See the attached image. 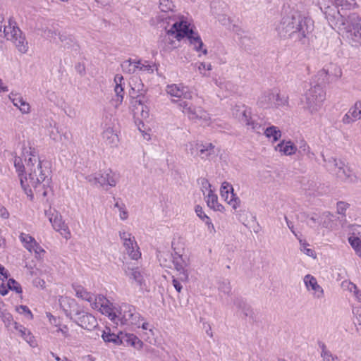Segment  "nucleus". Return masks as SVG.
Listing matches in <instances>:
<instances>
[{"label": "nucleus", "instance_id": "nucleus-1", "mask_svg": "<svg viewBox=\"0 0 361 361\" xmlns=\"http://www.w3.org/2000/svg\"><path fill=\"white\" fill-rule=\"evenodd\" d=\"M23 154L25 166L20 157H16L14 159V166L20 177L22 188L26 192L31 191V188L40 192L42 188L44 189L43 196H47L46 188L49 187L51 182L49 163L39 160L35 150L31 147L25 148Z\"/></svg>", "mask_w": 361, "mask_h": 361}, {"label": "nucleus", "instance_id": "nucleus-2", "mask_svg": "<svg viewBox=\"0 0 361 361\" xmlns=\"http://www.w3.org/2000/svg\"><path fill=\"white\" fill-rule=\"evenodd\" d=\"M171 21L172 23L171 27L167 30L161 41L164 49L170 51L176 48L178 42L186 37L195 50L202 51L204 55L207 54V49H202L203 42L198 32L195 30L193 25L186 21L183 17H169V23Z\"/></svg>", "mask_w": 361, "mask_h": 361}, {"label": "nucleus", "instance_id": "nucleus-3", "mask_svg": "<svg viewBox=\"0 0 361 361\" xmlns=\"http://www.w3.org/2000/svg\"><path fill=\"white\" fill-rule=\"evenodd\" d=\"M314 21L309 17L303 16L298 12L283 16L276 30L283 36L305 43L314 30Z\"/></svg>", "mask_w": 361, "mask_h": 361}, {"label": "nucleus", "instance_id": "nucleus-4", "mask_svg": "<svg viewBox=\"0 0 361 361\" xmlns=\"http://www.w3.org/2000/svg\"><path fill=\"white\" fill-rule=\"evenodd\" d=\"M109 314H104L114 323L121 322L123 325L140 327V323L144 321V317L141 315L137 308L128 303H122L118 307L113 305L109 302Z\"/></svg>", "mask_w": 361, "mask_h": 361}, {"label": "nucleus", "instance_id": "nucleus-5", "mask_svg": "<svg viewBox=\"0 0 361 361\" xmlns=\"http://www.w3.org/2000/svg\"><path fill=\"white\" fill-rule=\"evenodd\" d=\"M73 288L75 292V295L78 298L86 300L90 302V306L94 310H97L102 314L109 313L110 311L108 300L104 295H94L93 293L87 291L83 286L78 284H73Z\"/></svg>", "mask_w": 361, "mask_h": 361}, {"label": "nucleus", "instance_id": "nucleus-6", "mask_svg": "<svg viewBox=\"0 0 361 361\" xmlns=\"http://www.w3.org/2000/svg\"><path fill=\"white\" fill-rule=\"evenodd\" d=\"M3 31L4 37L8 40L12 41L18 51L25 54L28 51V43L21 30L16 26L15 21L10 19L8 25H4Z\"/></svg>", "mask_w": 361, "mask_h": 361}, {"label": "nucleus", "instance_id": "nucleus-7", "mask_svg": "<svg viewBox=\"0 0 361 361\" xmlns=\"http://www.w3.org/2000/svg\"><path fill=\"white\" fill-rule=\"evenodd\" d=\"M323 1H324V0H322V1H318L317 4L325 16L330 26L338 30L341 28H345V23L348 20V17H344L336 6H326Z\"/></svg>", "mask_w": 361, "mask_h": 361}, {"label": "nucleus", "instance_id": "nucleus-8", "mask_svg": "<svg viewBox=\"0 0 361 361\" xmlns=\"http://www.w3.org/2000/svg\"><path fill=\"white\" fill-rule=\"evenodd\" d=\"M232 115L240 123L253 132L259 133L261 130H264L260 124L252 119L250 109L245 105L235 106L232 109Z\"/></svg>", "mask_w": 361, "mask_h": 361}, {"label": "nucleus", "instance_id": "nucleus-9", "mask_svg": "<svg viewBox=\"0 0 361 361\" xmlns=\"http://www.w3.org/2000/svg\"><path fill=\"white\" fill-rule=\"evenodd\" d=\"M178 109L191 121L207 124L210 119L209 114L200 106H196L188 101H180Z\"/></svg>", "mask_w": 361, "mask_h": 361}, {"label": "nucleus", "instance_id": "nucleus-10", "mask_svg": "<svg viewBox=\"0 0 361 361\" xmlns=\"http://www.w3.org/2000/svg\"><path fill=\"white\" fill-rule=\"evenodd\" d=\"M305 107L311 112L317 111L326 99V92L320 85H314L309 89L305 95Z\"/></svg>", "mask_w": 361, "mask_h": 361}, {"label": "nucleus", "instance_id": "nucleus-11", "mask_svg": "<svg viewBox=\"0 0 361 361\" xmlns=\"http://www.w3.org/2000/svg\"><path fill=\"white\" fill-rule=\"evenodd\" d=\"M345 26V28H341L339 31L345 32L347 37L355 45L361 44V18L355 13L349 15Z\"/></svg>", "mask_w": 361, "mask_h": 361}, {"label": "nucleus", "instance_id": "nucleus-12", "mask_svg": "<svg viewBox=\"0 0 361 361\" xmlns=\"http://www.w3.org/2000/svg\"><path fill=\"white\" fill-rule=\"evenodd\" d=\"M86 179L93 185L99 184L100 186L115 187L119 179V175L111 169H106L94 176H89Z\"/></svg>", "mask_w": 361, "mask_h": 361}, {"label": "nucleus", "instance_id": "nucleus-13", "mask_svg": "<svg viewBox=\"0 0 361 361\" xmlns=\"http://www.w3.org/2000/svg\"><path fill=\"white\" fill-rule=\"evenodd\" d=\"M121 68L124 73L129 74L134 73L137 71L149 73L154 71L152 63L142 60H126L121 63Z\"/></svg>", "mask_w": 361, "mask_h": 361}, {"label": "nucleus", "instance_id": "nucleus-14", "mask_svg": "<svg viewBox=\"0 0 361 361\" xmlns=\"http://www.w3.org/2000/svg\"><path fill=\"white\" fill-rule=\"evenodd\" d=\"M45 214L55 231L59 232L66 238L71 237V232L68 226L63 221L61 215L57 211L49 209L45 212Z\"/></svg>", "mask_w": 361, "mask_h": 361}, {"label": "nucleus", "instance_id": "nucleus-15", "mask_svg": "<svg viewBox=\"0 0 361 361\" xmlns=\"http://www.w3.org/2000/svg\"><path fill=\"white\" fill-rule=\"evenodd\" d=\"M166 91L169 95L174 98L171 101L178 104L180 101H183L182 98L184 99H192V92L183 84L168 85Z\"/></svg>", "mask_w": 361, "mask_h": 361}, {"label": "nucleus", "instance_id": "nucleus-16", "mask_svg": "<svg viewBox=\"0 0 361 361\" xmlns=\"http://www.w3.org/2000/svg\"><path fill=\"white\" fill-rule=\"evenodd\" d=\"M119 235L123 241V245L128 254L133 259H137L141 256V252L139 251V247L135 241V237L131 233L125 231H121Z\"/></svg>", "mask_w": 361, "mask_h": 361}, {"label": "nucleus", "instance_id": "nucleus-17", "mask_svg": "<svg viewBox=\"0 0 361 361\" xmlns=\"http://www.w3.org/2000/svg\"><path fill=\"white\" fill-rule=\"evenodd\" d=\"M189 153L193 156H198L202 159H209L214 154V146L212 143L192 142L189 143Z\"/></svg>", "mask_w": 361, "mask_h": 361}, {"label": "nucleus", "instance_id": "nucleus-18", "mask_svg": "<svg viewBox=\"0 0 361 361\" xmlns=\"http://www.w3.org/2000/svg\"><path fill=\"white\" fill-rule=\"evenodd\" d=\"M75 322L82 328L91 331L97 326V319L88 312H86L80 309V313L75 314Z\"/></svg>", "mask_w": 361, "mask_h": 361}, {"label": "nucleus", "instance_id": "nucleus-19", "mask_svg": "<svg viewBox=\"0 0 361 361\" xmlns=\"http://www.w3.org/2000/svg\"><path fill=\"white\" fill-rule=\"evenodd\" d=\"M59 301L66 316L71 319H73L75 314L80 313V308L75 299L62 296L59 298Z\"/></svg>", "mask_w": 361, "mask_h": 361}, {"label": "nucleus", "instance_id": "nucleus-20", "mask_svg": "<svg viewBox=\"0 0 361 361\" xmlns=\"http://www.w3.org/2000/svg\"><path fill=\"white\" fill-rule=\"evenodd\" d=\"M303 190L305 194L311 197L322 196L326 193V188L319 182L310 180L303 184Z\"/></svg>", "mask_w": 361, "mask_h": 361}, {"label": "nucleus", "instance_id": "nucleus-21", "mask_svg": "<svg viewBox=\"0 0 361 361\" xmlns=\"http://www.w3.org/2000/svg\"><path fill=\"white\" fill-rule=\"evenodd\" d=\"M303 281L308 291H310L314 298H322L324 295L323 288L318 284L316 278L310 274L304 276Z\"/></svg>", "mask_w": 361, "mask_h": 361}, {"label": "nucleus", "instance_id": "nucleus-22", "mask_svg": "<svg viewBox=\"0 0 361 361\" xmlns=\"http://www.w3.org/2000/svg\"><path fill=\"white\" fill-rule=\"evenodd\" d=\"M320 75H325L326 80L328 83H332L337 81L342 76L341 68L335 64H330L326 68L320 71Z\"/></svg>", "mask_w": 361, "mask_h": 361}, {"label": "nucleus", "instance_id": "nucleus-23", "mask_svg": "<svg viewBox=\"0 0 361 361\" xmlns=\"http://www.w3.org/2000/svg\"><path fill=\"white\" fill-rule=\"evenodd\" d=\"M173 263L175 267V269L181 275L180 280L187 281L188 279V274L186 269V267H188L186 258L183 257L180 255L176 253L173 256Z\"/></svg>", "mask_w": 361, "mask_h": 361}, {"label": "nucleus", "instance_id": "nucleus-24", "mask_svg": "<svg viewBox=\"0 0 361 361\" xmlns=\"http://www.w3.org/2000/svg\"><path fill=\"white\" fill-rule=\"evenodd\" d=\"M123 78L121 75H116L114 78L116 83L114 87V92L116 97L112 99L113 104L117 108L123 102L124 97V87L123 83Z\"/></svg>", "mask_w": 361, "mask_h": 361}, {"label": "nucleus", "instance_id": "nucleus-25", "mask_svg": "<svg viewBox=\"0 0 361 361\" xmlns=\"http://www.w3.org/2000/svg\"><path fill=\"white\" fill-rule=\"evenodd\" d=\"M8 97L22 114H27L30 112V105L19 94L11 92Z\"/></svg>", "mask_w": 361, "mask_h": 361}, {"label": "nucleus", "instance_id": "nucleus-26", "mask_svg": "<svg viewBox=\"0 0 361 361\" xmlns=\"http://www.w3.org/2000/svg\"><path fill=\"white\" fill-rule=\"evenodd\" d=\"M124 271L126 274L133 279L140 287L145 286V278L148 276V274L144 269L127 268Z\"/></svg>", "mask_w": 361, "mask_h": 361}, {"label": "nucleus", "instance_id": "nucleus-27", "mask_svg": "<svg viewBox=\"0 0 361 361\" xmlns=\"http://www.w3.org/2000/svg\"><path fill=\"white\" fill-rule=\"evenodd\" d=\"M332 216L333 215L329 212H325L322 214H313L309 217L307 224L312 226L313 224H317L323 227H328Z\"/></svg>", "mask_w": 361, "mask_h": 361}, {"label": "nucleus", "instance_id": "nucleus-28", "mask_svg": "<svg viewBox=\"0 0 361 361\" xmlns=\"http://www.w3.org/2000/svg\"><path fill=\"white\" fill-rule=\"evenodd\" d=\"M275 149L284 155L290 156L296 152L297 147L290 140H283L275 147Z\"/></svg>", "mask_w": 361, "mask_h": 361}, {"label": "nucleus", "instance_id": "nucleus-29", "mask_svg": "<svg viewBox=\"0 0 361 361\" xmlns=\"http://www.w3.org/2000/svg\"><path fill=\"white\" fill-rule=\"evenodd\" d=\"M336 176L342 181L345 182H354L357 179L354 173L344 163H343L342 167L339 168Z\"/></svg>", "mask_w": 361, "mask_h": 361}, {"label": "nucleus", "instance_id": "nucleus-30", "mask_svg": "<svg viewBox=\"0 0 361 361\" xmlns=\"http://www.w3.org/2000/svg\"><path fill=\"white\" fill-rule=\"evenodd\" d=\"M13 328L18 331L20 336L31 346L35 345V340L31 332L25 326L18 323H13Z\"/></svg>", "mask_w": 361, "mask_h": 361}, {"label": "nucleus", "instance_id": "nucleus-31", "mask_svg": "<svg viewBox=\"0 0 361 361\" xmlns=\"http://www.w3.org/2000/svg\"><path fill=\"white\" fill-rule=\"evenodd\" d=\"M102 137L105 143L111 147H116L119 142L117 134L111 128H107L104 130Z\"/></svg>", "mask_w": 361, "mask_h": 361}, {"label": "nucleus", "instance_id": "nucleus-32", "mask_svg": "<svg viewBox=\"0 0 361 361\" xmlns=\"http://www.w3.org/2000/svg\"><path fill=\"white\" fill-rule=\"evenodd\" d=\"M234 305L240 314H243L245 317H252L253 310L250 305H248L243 299L237 298L234 301Z\"/></svg>", "mask_w": 361, "mask_h": 361}, {"label": "nucleus", "instance_id": "nucleus-33", "mask_svg": "<svg viewBox=\"0 0 361 361\" xmlns=\"http://www.w3.org/2000/svg\"><path fill=\"white\" fill-rule=\"evenodd\" d=\"M361 118V113L355 109V104L350 108L348 111L343 117L342 121L345 124H349Z\"/></svg>", "mask_w": 361, "mask_h": 361}, {"label": "nucleus", "instance_id": "nucleus-34", "mask_svg": "<svg viewBox=\"0 0 361 361\" xmlns=\"http://www.w3.org/2000/svg\"><path fill=\"white\" fill-rule=\"evenodd\" d=\"M221 197L232 207L233 209H236L240 207V200L233 192H220Z\"/></svg>", "mask_w": 361, "mask_h": 361}, {"label": "nucleus", "instance_id": "nucleus-35", "mask_svg": "<svg viewBox=\"0 0 361 361\" xmlns=\"http://www.w3.org/2000/svg\"><path fill=\"white\" fill-rule=\"evenodd\" d=\"M323 160L325 162L326 168L332 173L336 175L339 168L342 167L343 161L337 160L336 158L330 157L326 159L324 154H322Z\"/></svg>", "mask_w": 361, "mask_h": 361}, {"label": "nucleus", "instance_id": "nucleus-36", "mask_svg": "<svg viewBox=\"0 0 361 361\" xmlns=\"http://www.w3.org/2000/svg\"><path fill=\"white\" fill-rule=\"evenodd\" d=\"M267 97H269V101L273 99V106H279L285 103V100L281 98L279 94H274L271 92H266L260 97V102L267 103Z\"/></svg>", "mask_w": 361, "mask_h": 361}, {"label": "nucleus", "instance_id": "nucleus-37", "mask_svg": "<svg viewBox=\"0 0 361 361\" xmlns=\"http://www.w3.org/2000/svg\"><path fill=\"white\" fill-rule=\"evenodd\" d=\"M204 199L206 200L207 206L211 209L219 212H223L224 210V207L219 203L216 195H206Z\"/></svg>", "mask_w": 361, "mask_h": 361}, {"label": "nucleus", "instance_id": "nucleus-38", "mask_svg": "<svg viewBox=\"0 0 361 361\" xmlns=\"http://www.w3.org/2000/svg\"><path fill=\"white\" fill-rule=\"evenodd\" d=\"M335 6L341 10H352L357 7L355 0H334Z\"/></svg>", "mask_w": 361, "mask_h": 361}, {"label": "nucleus", "instance_id": "nucleus-39", "mask_svg": "<svg viewBox=\"0 0 361 361\" xmlns=\"http://www.w3.org/2000/svg\"><path fill=\"white\" fill-rule=\"evenodd\" d=\"M19 238L20 241L23 243L24 247L30 252H32V248L33 246L37 243L35 239L30 235L29 234H26L22 233Z\"/></svg>", "mask_w": 361, "mask_h": 361}, {"label": "nucleus", "instance_id": "nucleus-40", "mask_svg": "<svg viewBox=\"0 0 361 361\" xmlns=\"http://www.w3.org/2000/svg\"><path fill=\"white\" fill-rule=\"evenodd\" d=\"M264 135L273 142H276L281 137V132L277 127L271 126L265 129Z\"/></svg>", "mask_w": 361, "mask_h": 361}, {"label": "nucleus", "instance_id": "nucleus-41", "mask_svg": "<svg viewBox=\"0 0 361 361\" xmlns=\"http://www.w3.org/2000/svg\"><path fill=\"white\" fill-rule=\"evenodd\" d=\"M195 66L197 68L200 73L204 77H209L210 71L213 67L210 63L199 62L195 63Z\"/></svg>", "mask_w": 361, "mask_h": 361}, {"label": "nucleus", "instance_id": "nucleus-42", "mask_svg": "<svg viewBox=\"0 0 361 361\" xmlns=\"http://www.w3.org/2000/svg\"><path fill=\"white\" fill-rule=\"evenodd\" d=\"M102 337L105 342H112L116 344L121 343L119 336L114 333H111L109 329H106L103 331Z\"/></svg>", "mask_w": 361, "mask_h": 361}, {"label": "nucleus", "instance_id": "nucleus-43", "mask_svg": "<svg viewBox=\"0 0 361 361\" xmlns=\"http://www.w3.org/2000/svg\"><path fill=\"white\" fill-rule=\"evenodd\" d=\"M348 242L355 253L361 258V239L355 235L348 238Z\"/></svg>", "mask_w": 361, "mask_h": 361}, {"label": "nucleus", "instance_id": "nucleus-44", "mask_svg": "<svg viewBox=\"0 0 361 361\" xmlns=\"http://www.w3.org/2000/svg\"><path fill=\"white\" fill-rule=\"evenodd\" d=\"M133 83L130 84L132 91L137 93V96L143 94L145 92L144 90V84L139 78H135L133 80Z\"/></svg>", "mask_w": 361, "mask_h": 361}, {"label": "nucleus", "instance_id": "nucleus-45", "mask_svg": "<svg viewBox=\"0 0 361 361\" xmlns=\"http://www.w3.org/2000/svg\"><path fill=\"white\" fill-rule=\"evenodd\" d=\"M298 240H299V243H300V251L309 257L315 258L316 254H315L314 250L311 248L307 247L309 246V244L306 241L302 240L300 238Z\"/></svg>", "mask_w": 361, "mask_h": 361}, {"label": "nucleus", "instance_id": "nucleus-46", "mask_svg": "<svg viewBox=\"0 0 361 361\" xmlns=\"http://www.w3.org/2000/svg\"><path fill=\"white\" fill-rule=\"evenodd\" d=\"M322 349L321 357L323 361H339L338 357L328 350L324 344L322 346Z\"/></svg>", "mask_w": 361, "mask_h": 361}, {"label": "nucleus", "instance_id": "nucleus-47", "mask_svg": "<svg viewBox=\"0 0 361 361\" xmlns=\"http://www.w3.org/2000/svg\"><path fill=\"white\" fill-rule=\"evenodd\" d=\"M175 5L171 0H160L159 8L162 12L173 11Z\"/></svg>", "mask_w": 361, "mask_h": 361}, {"label": "nucleus", "instance_id": "nucleus-48", "mask_svg": "<svg viewBox=\"0 0 361 361\" xmlns=\"http://www.w3.org/2000/svg\"><path fill=\"white\" fill-rule=\"evenodd\" d=\"M0 317L7 329H10L11 326H13V323H16V322H13L12 315L8 312H1Z\"/></svg>", "mask_w": 361, "mask_h": 361}, {"label": "nucleus", "instance_id": "nucleus-49", "mask_svg": "<svg viewBox=\"0 0 361 361\" xmlns=\"http://www.w3.org/2000/svg\"><path fill=\"white\" fill-rule=\"evenodd\" d=\"M126 341L135 348H142L143 343L134 334H126Z\"/></svg>", "mask_w": 361, "mask_h": 361}, {"label": "nucleus", "instance_id": "nucleus-50", "mask_svg": "<svg viewBox=\"0 0 361 361\" xmlns=\"http://www.w3.org/2000/svg\"><path fill=\"white\" fill-rule=\"evenodd\" d=\"M114 207L118 209L120 212L119 216L121 219L126 220L128 218V215L127 211L126 210L125 205L122 203L116 202L114 204Z\"/></svg>", "mask_w": 361, "mask_h": 361}, {"label": "nucleus", "instance_id": "nucleus-51", "mask_svg": "<svg viewBox=\"0 0 361 361\" xmlns=\"http://www.w3.org/2000/svg\"><path fill=\"white\" fill-rule=\"evenodd\" d=\"M7 287L10 290H13L16 293H20L22 292L21 287L20 284L16 281L14 279H9L7 283Z\"/></svg>", "mask_w": 361, "mask_h": 361}, {"label": "nucleus", "instance_id": "nucleus-52", "mask_svg": "<svg viewBox=\"0 0 361 361\" xmlns=\"http://www.w3.org/2000/svg\"><path fill=\"white\" fill-rule=\"evenodd\" d=\"M219 289L226 294L230 293L231 287L228 280H223L219 283Z\"/></svg>", "mask_w": 361, "mask_h": 361}, {"label": "nucleus", "instance_id": "nucleus-53", "mask_svg": "<svg viewBox=\"0 0 361 361\" xmlns=\"http://www.w3.org/2000/svg\"><path fill=\"white\" fill-rule=\"evenodd\" d=\"M348 207H349V204H348L347 202H342V201L337 202L336 209H337L338 214L345 216V212Z\"/></svg>", "mask_w": 361, "mask_h": 361}, {"label": "nucleus", "instance_id": "nucleus-54", "mask_svg": "<svg viewBox=\"0 0 361 361\" xmlns=\"http://www.w3.org/2000/svg\"><path fill=\"white\" fill-rule=\"evenodd\" d=\"M348 289L353 293L356 300L361 302V291L357 288V287L354 283H350Z\"/></svg>", "mask_w": 361, "mask_h": 361}, {"label": "nucleus", "instance_id": "nucleus-55", "mask_svg": "<svg viewBox=\"0 0 361 361\" xmlns=\"http://www.w3.org/2000/svg\"><path fill=\"white\" fill-rule=\"evenodd\" d=\"M32 252H34L35 257L37 258L42 257L45 252L44 250L37 243L32 248Z\"/></svg>", "mask_w": 361, "mask_h": 361}, {"label": "nucleus", "instance_id": "nucleus-56", "mask_svg": "<svg viewBox=\"0 0 361 361\" xmlns=\"http://www.w3.org/2000/svg\"><path fill=\"white\" fill-rule=\"evenodd\" d=\"M200 184L201 185V190L203 192V195H206V190H208L210 188H212L211 184L206 178H201L200 180Z\"/></svg>", "mask_w": 361, "mask_h": 361}, {"label": "nucleus", "instance_id": "nucleus-57", "mask_svg": "<svg viewBox=\"0 0 361 361\" xmlns=\"http://www.w3.org/2000/svg\"><path fill=\"white\" fill-rule=\"evenodd\" d=\"M140 107L141 109V116L143 119H146L149 117V111L146 106H144L140 102H139L138 106H137V109H139Z\"/></svg>", "mask_w": 361, "mask_h": 361}, {"label": "nucleus", "instance_id": "nucleus-58", "mask_svg": "<svg viewBox=\"0 0 361 361\" xmlns=\"http://www.w3.org/2000/svg\"><path fill=\"white\" fill-rule=\"evenodd\" d=\"M220 192H233V188L231 183L228 182L224 181L222 183Z\"/></svg>", "mask_w": 361, "mask_h": 361}, {"label": "nucleus", "instance_id": "nucleus-59", "mask_svg": "<svg viewBox=\"0 0 361 361\" xmlns=\"http://www.w3.org/2000/svg\"><path fill=\"white\" fill-rule=\"evenodd\" d=\"M47 317L49 319V321L51 325H54L56 327H58L59 326L61 325L59 319L53 316L51 314L47 313Z\"/></svg>", "mask_w": 361, "mask_h": 361}, {"label": "nucleus", "instance_id": "nucleus-60", "mask_svg": "<svg viewBox=\"0 0 361 361\" xmlns=\"http://www.w3.org/2000/svg\"><path fill=\"white\" fill-rule=\"evenodd\" d=\"M19 310H21L20 313L25 314L29 319H31L32 318V314L27 306L20 305Z\"/></svg>", "mask_w": 361, "mask_h": 361}, {"label": "nucleus", "instance_id": "nucleus-61", "mask_svg": "<svg viewBox=\"0 0 361 361\" xmlns=\"http://www.w3.org/2000/svg\"><path fill=\"white\" fill-rule=\"evenodd\" d=\"M56 332H61L64 337H68V329L66 325H60L57 327Z\"/></svg>", "mask_w": 361, "mask_h": 361}, {"label": "nucleus", "instance_id": "nucleus-62", "mask_svg": "<svg viewBox=\"0 0 361 361\" xmlns=\"http://www.w3.org/2000/svg\"><path fill=\"white\" fill-rule=\"evenodd\" d=\"M285 221L286 222V224H287V226L288 227V228L290 230V231L293 233V234L298 238L299 239V237L298 235V234L296 233V232L295 231V229H294V225H293V223L292 221H290V220H288V219L285 216Z\"/></svg>", "mask_w": 361, "mask_h": 361}, {"label": "nucleus", "instance_id": "nucleus-63", "mask_svg": "<svg viewBox=\"0 0 361 361\" xmlns=\"http://www.w3.org/2000/svg\"><path fill=\"white\" fill-rule=\"evenodd\" d=\"M195 213L198 216V217L202 220L203 219V216H207L206 214H204L202 207L199 206V205H197L195 207Z\"/></svg>", "mask_w": 361, "mask_h": 361}, {"label": "nucleus", "instance_id": "nucleus-64", "mask_svg": "<svg viewBox=\"0 0 361 361\" xmlns=\"http://www.w3.org/2000/svg\"><path fill=\"white\" fill-rule=\"evenodd\" d=\"M0 217L6 219L9 217V213L4 207L0 206Z\"/></svg>", "mask_w": 361, "mask_h": 361}]
</instances>
